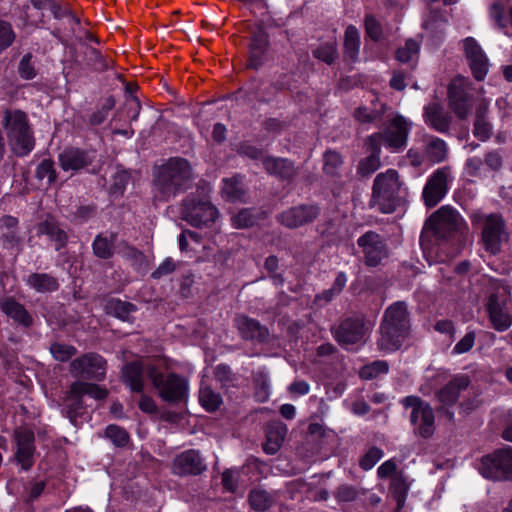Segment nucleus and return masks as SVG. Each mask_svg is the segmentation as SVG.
<instances>
[{
    "label": "nucleus",
    "mask_w": 512,
    "mask_h": 512,
    "mask_svg": "<svg viewBox=\"0 0 512 512\" xmlns=\"http://www.w3.org/2000/svg\"><path fill=\"white\" fill-rule=\"evenodd\" d=\"M163 364L162 359L129 363L123 368V379L132 391L141 392L144 387V377L148 376L163 400L169 402L185 400L188 392L186 379L175 374L163 375L159 371Z\"/></svg>",
    "instance_id": "1"
},
{
    "label": "nucleus",
    "mask_w": 512,
    "mask_h": 512,
    "mask_svg": "<svg viewBox=\"0 0 512 512\" xmlns=\"http://www.w3.org/2000/svg\"><path fill=\"white\" fill-rule=\"evenodd\" d=\"M411 124L401 115L389 114L387 123L382 132L371 135L366 145L371 150V155L359 163L358 171L362 175L375 172L380 166V146L384 145L391 152H399L404 149Z\"/></svg>",
    "instance_id": "2"
},
{
    "label": "nucleus",
    "mask_w": 512,
    "mask_h": 512,
    "mask_svg": "<svg viewBox=\"0 0 512 512\" xmlns=\"http://www.w3.org/2000/svg\"><path fill=\"white\" fill-rule=\"evenodd\" d=\"M192 178L189 162L181 157L170 158L166 163L155 167L152 180L153 200L167 201L185 191Z\"/></svg>",
    "instance_id": "3"
},
{
    "label": "nucleus",
    "mask_w": 512,
    "mask_h": 512,
    "mask_svg": "<svg viewBox=\"0 0 512 512\" xmlns=\"http://www.w3.org/2000/svg\"><path fill=\"white\" fill-rule=\"evenodd\" d=\"M3 127L11 151L17 157L27 156L35 147V136L28 114L18 108L0 111Z\"/></svg>",
    "instance_id": "4"
},
{
    "label": "nucleus",
    "mask_w": 512,
    "mask_h": 512,
    "mask_svg": "<svg viewBox=\"0 0 512 512\" xmlns=\"http://www.w3.org/2000/svg\"><path fill=\"white\" fill-rule=\"evenodd\" d=\"M409 331L407 306L404 302H396L385 311L384 319L380 327L378 347L383 352L398 350Z\"/></svg>",
    "instance_id": "5"
},
{
    "label": "nucleus",
    "mask_w": 512,
    "mask_h": 512,
    "mask_svg": "<svg viewBox=\"0 0 512 512\" xmlns=\"http://www.w3.org/2000/svg\"><path fill=\"white\" fill-rule=\"evenodd\" d=\"M406 188L399 179L398 172L388 169L376 176L373 184L372 205L383 213H392L397 208L403 210Z\"/></svg>",
    "instance_id": "6"
},
{
    "label": "nucleus",
    "mask_w": 512,
    "mask_h": 512,
    "mask_svg": "<svg viewBox=\"0 0 512 512\" xmlns=\"http://www.w3.org/2000/svg\"><path fill=\"white\" fill-rule=\"evenodd\" d=\"M107 390L90 383L75 382L71 385L69 392L63 403V410L72 424H76V418L81 414L83 408L82 398L89 396L96 400H102L107 396Z\"/></svg>",
    "instance_id": "7"
},
{
    "label": "nucleus",
    "mask_w": 512,
    "mask_h": 512,
    "mask_svg": "<svg viewBox=\"0 0 512 512\" xmlns=\"http://www.w3.org/2000/svg\"><path fill=\"white\" fill-rule=\"evenodd\" d=\"M479 472L484 478L491 480L512 479V449H502L483 457Z\"/></svg>",
    "instance_id": "8"
},
{
    "label": "nucleus",
    "mask_w": 512,
    "mask_h": 512,
    "mask_svg": "<svg viewBox=\"0 0 512 512\" xmlns=\"http://www.w3.org/2000/svg\"><path fill=\"white\" fill-rule=\"evenodd\" d=\"M406 408L411 409L410 420L421 437H430L435 430L434 413L430 405L416 396H407L402 400Z\"/></svg>",
    "instance_id": "9"
},
{
    "label": "nucleus",
    "mask_w": 512,
    "mask_h": 512,
    "mask_svg": "<svg viewBox=\"0 0 512 512\" xmlns=\"http://www.w3.org/2000/svg\"><path fill=\"white\" fill-rule=\"evenodd\" d=\"M181 219L189 224H208L218 217V210L208 201L187 196L181 203Z\"/></svg>",
    "instance_id": "10"
},
{
    "label": "nucleus",
    "mask_w": 512,
    "mask_h": 512,
    "mask_svg": "<svg viewBox=\"0 0 512 512\" xmlns=\"http://www.w3.org/2000/svg\"><path fill=\"white\" fill-rule=\"evenodd\" d=\"M452 176L448 167L437 169L427 180L422 197L426 206H436L447 194Z\"/></svg>",
    "instance_id": "11"
},
{
    "label": "nucleus",
    "mask_w": 512,
    "mask_h": 512,
    "mask_svg": "<svg viewBox=\"0 0 512 512\" xmlns=\"http://www.w3.org/2000/svg\"><path fill=\"white\" fill-rule=\"evenodd\" d=\"M371 329V322L362 318H350L340 324L335 332V337L340 344L348 347L364 342Z\"/></svg>",
    "instance_id": "12"
},
{
    "label": "nucleus",
    "mask_w": 512,
    "mask_h": 512,
    "mask_svg": "<svg viewBox=\"0 0 512 512\" xmlns=\"http://www.w3.org/2000/svg\"><path fill=\"white\" fill-rule=\"evenodd\" d=\"M470 82L467 78L455 77L448 88L449 104L453 112L461 119H465L471 110L469 97Z\"/></svg>",
    "instance_id": "13"
},
{
    "label": "nucleus",
    "mask_w": 512,
    "mask_h": 512,
    "mask_svg": "<svg viewBox=\"0 0 512 512\" xmlns=\"http://www.w3.org/2000/svg\"><path fill=\"white\" fill-rule=\"evenodd\" d=\"M96 159V152L93 150H84L77 147L65 148L58 155L60 167L64 171H71L73 174L81 170L90 171Z\"/></svg>",
    "instance_id": "14"
},
{
    "label": "nucleus",
    "mask_w": 512,
    "mask_h": 512,
    "mask_svg": "<svg viewBox=\"0 0 512 512\" xmlns=\"http://www.w3.org/2000/svg\"><path fill=\"white\" fill-rule=\"evenodd\" d=\"M71 371L77 377L101 380L106 373V361L100 355L86 354L72 362Z\"/></svg>",
    "instance_id": "15"
},
{
    "label": "nucleus",
    "mask_w": 512,
    "mask_h": 512,
    "mask_svg": "<svg viewBox=\"0 0 512 512\" xmlns=\"http://www.w3.org/2000/svg\"><path fill=\"white\" fill-rule=\"evenodd\" d=\"M487 311L495 330L506 331L512 325L511 302L500 301L496 294H492L487 302Z\"/></svg>",
    "instance_id": "16"
},
{
    "label": "nucleus",
    "mask_w": 512,
    "mask_h": 512,
    "mask_svg": "<svg viewBox=\"0 0 512 512\" xmlns=\"http://www.w3.org/2000/svg\"><path fill=\"white\" fill-rule=\"evenodd\" d=\"M464 50L474 78L478 81L483 80L489 68V61L484 51L471 37L464 40Z\"/></svg>",
    "instance_id": "17"
},
{
    "label": "nucleus",
    "mask_w": 512,
    "mask_h": 512,
    "mask_svg": "<svg viewBox=\"0 0 512 512\" xmlns=\"http://www.w3.org/2000/svg\"><path fill=\"white\" fill-rule=\"evenodd\" d=\"M358 245L362 247L365 255V263L368 266H377L387 256V249L381 237L369 231L358 239Z\"/></svg>",
    "instance_id": "18"
},
{
    "label": "nucleus",
    "mask_w": 512,
    "mask_h": 512,
    "mask_svg": "<svg viewBox=\"0 0 512 512\" xmlns=\"http://www.w3.org/2000/svg\"><path fill=\"white\" fill-rule=\"evenodd\" d=\"M17 462L24 470H28L33 464L34 434L27 428H19L15 432Z\"/></svg>",
    "instance_id": "19"
},
{
    "label": "nucleus",
    "mask_w": 512,
    "mask_h": 512,
    "mask_svg": "<svg viewBox=\"0 0 512 512\" xmlns=\"http://www.w3.org/2000/svg\"><path fill=\"white\" fill-rule=\"evenodd\" d=\"M205 469L202 458L195 450H187L177 455L172 464V471L177 475H197Z\"/></svg>",
    "instance_id": "20"
},
{
    "label": "nucleus",
    "mask_w": 512,
    "mask_h": 512,
    "mask_svg": "<svg viewBox=\"0 0 512 512\" xmlns=\"http://www.w3.org/2000/svg\"><path fill=\"white\" fill-rule=\"evenodd\" d=\"M424 120L427 125L440 133H446L450 127V116L438 103L424 107Z\"/></svg>",
    "instance_id": "21"
},
{
    "label": "nucleus",
    "mask_w": 512,
    "mask_h": 512,
    "mask_svg": "<svg viewBox=\"0 0 512 512\" xmlns=\"http://www.w3.org/2000/svg\"><path fill=\"white\" fill-rule=\"evenodd\" d=\"M319 208L314 205H301L285 211L281 215L282 224H306L316 220Z\"/></svg>",
    "instance_id": "22"
},
{
    "label": "nucleus",
    "mask_w": 512,
    "mask_h": 512,
    "mask_svg": "<svg viewBox=\"0 0 512 512\" xmlns=\"http://www.w3.org/2000/svg\"><path fill=\"white\" fill-rule=\"evenodd\" d=\"M470 384L469 377L458 375L445 385L437 394L438 399L444 405H453L458 400L459 394Z\"/></svg>",
    "instance_id": "23"
},
{
    "label": "nucleus",
    "mask_w": 512,
    "mask_h": 512,
    "mask_svg": "<svg viewBox=\"0 0 512 512\" xmlns=\"http://www.w3.org/2000/svg\"><path fill=\"white\" fill-rule=\"evenodd\" d=\"M235 324L241 335L246 339L263 341L267 337V330L256 320L245 316H238Z\"/></svg>",
    "instance_id": "24"
},
{
    "label": "nucleus",
    "mask_w": 512,
    "mask_h": 512,
    "mask_svg": "<svg viewBox=\"0 0 512 512\" xmlns=\"http://www.w3.org/2000/svg\"><path fill=\"white\" fill-rule=\"evenodd\" d=\"M287 434V427L280 423L274 422L269 425L266 437L267 440L263 446L264 451L269 455H274L281 448Z\"/></svg>",
    "instance_id": "25"
},
{
    "label": "nucleus",
    "mask_w": 512,
    "mask_h": 512,
    "mask_svg": "<svg viewBox=\"0 0 512 512\" xmlns=\"http://www.w3.org/2000/svg\"><path fill=\"white\" fill-rule=\"evenodd\" d=\"M482 238L486 250L496 254L500 250L501 244L508 240V233L504 226H485Z\"/></svg>",
    "instance_id": "26"
},
{
    "label": "nucleus",
    "mask_w": 512,
    "mask_h": 512,
    "mask_svg": "<svg viewBox=\"0 0 512 512\" xmlns=\"http://www.w3.org/2000/svg\"><path fill=\"white\" fill-rule=\"evenodd\" d=\"M53 0H29L33 9L29 5H24L22 8L23 19L26 25L38 26L44 23L42 10L49 9Z\"/></svg>",
    "instance_id": "27"
},
{
    "label": "nucleus",
    "mask_w": 512,
    "mask_h": 512,
    "mask_svg": "<svg viewBox=\"0 0 512 512\" xmlns=\"http://www.w3.org/2000/svg\"><path fill=\"white\" fill-rule=\"evenodd\" d=\"M425 153L427 158L433 163H439L445 160L447 156L446 142L435 136H425Z\"/></svg>",
    "instance_id": "28"
},
{
    "label": "nucleus",
    "mask_w": 512,
    "mask_h": 512,
    "mask_svg": "<svg viewBox=\"0 0 512 512\" xmlns=\"http://www.w3.org/2000/svg\"><path fill=\"white\" fill-rule=\"evenodd\" d=\"M263 165L268 173L277 175L283 179H289L294 174V167L287 159L265 157Z\"/></svg>",
    "instance_id": "29"
},
{
    "label": "nucleus",
    "mask_w": 512,
    "mask_h": 512,
    "mask_svg": "<svg viewBox=\"0 0 512 512\" xmlns=\"http://www.w3.org/2000/svg\"><path fill=\"white\" fill-rule=\"evenodd\" d=\"M277 501L275 493H270L262 488H254L249 494L250 506L256 511H266Z\"/></svg>",
    "instance_id": "30"
},
{
    "label": "nucleus",
    "mask_w": 512,
    "mask_h": 512,
    "mask_svg": "<svg viewBox=\"0 0 512 512\" xmlns=\"http://www.w3.org/2000/svg\"><path fill=\"white\" fill-rule=\"evenodd\" d=\"M463 221L459 212L449 205L440 207L425 222V224H460Z\"/></svg>",
    "instance_id": "31"
},
{
    "label": "nucleus",
    "mask_w": 512,
    "mask_h": 512,
    "mask_svg": "<svg viewBox=\"0 0 512 512\" xmlns=\"http://www.w3.org/2000/svg\"><path fill=\"white\" fill-rule=\"evenodd\" d=\"M345 57L352 62L358 58L360 50V34L356 27L350 25L346 28L344 35Z\"/></svg>",
    "instance_id": "32"
},
{
    "label": "nucleus",
    "mask_w": 512,
    "mask_h": 512,
    "mask_svg": "<svg viewBox=\"0 0 512 512\" xmlns=\"http://www.w3.org/2000/svg\"><path fill=\"white\" fill-rule=\"evenodd\" d=\"M2 311L14 319L16 322L29 326L31 324V317L24 307L17 303L15 300L8 298L1 305Z\"/></svg>",
    "instance_id": "33"
},
{
    "label": "nucleus",
    "mask_w": 512,
    "mask_h": 512,
    "mask_svg": "<svg viewBox=\"0 0 512 512\" xmlns=\"http://www.w3.org/2000/svg\"><path fill=\"white\" fill-rule=\"evenodd\" d=\"M106 310L109 314H112L123 321L130 322L133 320L132 313L136 311V308L131 303L124 302L119 299H111L106 304Z\"/></svg>",
    "instance_id": "34"
},
{
    "label": "nucleus",
    "mask_w": 512,
    "mask_h": 512,
    "mask_svg": "<svg viewBox=\"0 0 512 512\" xmlns=\"http://www.w3.org/2000/svg\"><path fill=\"white\" fill-rule=\"evenodd\" d=\"M27 284L37 292H51L58 288V282L48 274H32L27 279Z\"/></svg>",
    "instance_id": "35"
},
{
    "label": "nucleus",
    "mask_w": 512,
    "mask_h": 512,
    "mask_svg": "<svg viewBox=\"0 0 512 512\" xmlns=\"http://www.w3.org/2000/svg\"><path fill=\"white\" fill-rule=\"evenodd\" d=\"M35 176L38 180L47 178L48 186H52L58 180V173L52 159H43L36 167Z\"/></svg>",
    "instance_id": "36"
},
{
    "label": "nucleus",
    "mask_w": 512,
    "mask_h": 512,
    "mask_svg": "<svg viewBox=\"0 0 512 512\" xmlns=\"http://www.w3.org/2000/svg\"><path fill=\"white\" fill-rule=\"evenodd\" d=\"M267 44V38L263 33L255 34L250 44V66L257 68L261 64V55Z\"/></svg>",
    "instance_id": "37"
},
{
    "label": "nucleus",
    "mask_w": 512,
    "mask_h": 512,
    "mask_svg": "<svg viewBox=\"0 0 512 512\" xmlns=\"http://www.w3.org/2000/svg\"><path fill=\"white\" fill-rule=\"evenodd\" d=\"M199 401L207 411H214L219 407L221 397L210 387L202 384L199 392Z\"/></svg>",
    "instance_id": "38"
},
{
    "label": "nucleus",
    "mask_w": 512,
    "mask_h": 512,
    "mask_svg": "<svg viewBox=\"0 0 512 512\" xmlns=\"http://www.w3.org/2000/svg\"><path fill=\"white\" fill-rule=\"evenodd\" d=\"M115 103L113 96L107 97L101 104V107L91 114L89 124L92 126L102 124L107 119L109 112L115 107Z\"/></svg>",
    "instance_id": "39"
},
{
    "label": "nucleus",
    "mask_w": 512,
    "mask_h": 512,
    "mask_svg": "<svg viewBox=\"0 0 512 512\" xmlns=\"http://www.w3.org/2000/svg\"><path fill=\"white\" fill-rule=\"evenodd\" d=\"M419 43L413 39L406 41L405 46L401 47L396 52V58L398 61L408 63L418 57Z\"/></svg>",
    "instance_id": "40"
},
{
    "label": "nucleus",
    "mask_w": 512,
    "mask_h": 512,
    "mask_svg": "<svg viewBox=\"0 0 512 512\" xmlns=\"http://www.w3.org/2000/svg\"><path fill=\"white\" fill-rule=\"evenodd\" d=\"M131 179V175L127 170L120 169L115 172L112 177V184L110 186V193L112 195H122L126 189L127 184Z\"/></svg>",
    "instance_id": "41"
},
{
    "label": "nucleus",
    "mask_w": 512,
    "mask_h": 512,
    "mask_svg": "<svg viewBox=\"0 0 512 512\" xmlns=\"http://www.w3.org/2000/svg\"><path fill=\"white\" fill-rule=\"evenodd\" d=\"M255 397L260 402H265L271 394V385L268 375L265 372H259L257 375Z\"/></svg>",
    "instance_id": "42"
},
{
    "label": "nucleus",
    "mask_w": 512,
    "mask_h": 512,
    "mask_svg": "<svg viewBox=\"0 0 512 512\" xmlns=\"http://www.w3.org/2000/svg\"><path fill=\"white\" fill-rule=\"evenodd\" d=\"M16 39L12 24L0 19V54L8 49Z\"/></svg>",
    "instance_id": "43"
},
{
    "label": "nucleus",
    "mask_w": 512,
    "mask_h": 512,
    "mask_svg": "<svg viewBox=\"0 0 512 512\" xmlns=\"http://www.w3.org/2000/svg\"><path fill=\"white\" fill-rule=\"evenodd\" d=\"M388 363L386 361L378 360L365 365L360 370V376L363 379H373L381 374L388 372Z\"/></svg>",
    "instance_id": "44"
},
{
    "label": "nucleus",
    "mask_w": 512,
    "mask_h": 512,
    "mask_svg": "<svg viewBox=\"0 0 512 512\" xmlns=\"http://www.w3.org/2000/svg\"><path fill=\"white\" fill-rule=\"evenodd\" d=\"M32 53H26L18 65V73L22 79L31 80L37 76V69L33 62Z\"/></svg>",
    "instance_id": "45"
},
{
    "label": "nucleus",
    "mask_w": 512,
    "mask_h": 512,
    "mask_svg": "<svg viewBox=\"0 0 512 512\" xmlns=\"http://www.w3.org/2000/svg\"><path fill=\"white\" fill-rule=\"evenodd\" d=\"M346 283H347L346 274L344 272H339L336 276L333 286L330 289L317 295V300H319V301L324 300L325 302H329L331 299H333V297H335L342 291V289L345 287Z\"/></svg>",
    "instance_id": "46"
},
{
    "label": "nucleus",
    "mask_w": 512,
    "mask_h": 512,
    "mask_svg": "<svg viewBox=\"0 0 512 512\" xmlns=\"http://www.w3.org/2000/svg\"><path fill=\"white\" fill-rule=\"evenodd\" d=\"M98 213L97 206L94 204H83L73 212V220L77 222H88L96 219Z\"/></svg>",
    "instance_id": "47"
},
{
    "label": "nucleus",
    "mask_w": 512,
    "mask_h": 512,
    "mask_svg": "<svg viewBox=\"0 0 512 512\" xmlns=\"http://www.w3.org/2000/svg\"><path fill=\"white\" fill-rule=\"evenodd\" d=\"M106 437L116 446L123 447L129 441L128 433L119 426L109 425L105 430Z\"/></svg>",
    "instance_id": "48"
},
{
    "label": "nucleus",
    "mask_w": 512,
    "mask_h": 512,
    "mask_svg": "<svg viewBox=\"0 0 512 512\" xmlns=\"http://www.w3.org/2000/svg\"><path fill=\"white\" fill-rule=\"evenodd\" d=\"M226 200H239L244 194L242 178L226 179Z\"/></svg>",
    "instance_id": "49"
},
{
    "label": "nucleus",
    "mask_w": 512,
    "mask_h": 512,
    "mask_svg": "<svg viewBox=\"0 0 512 512\" xmlns=\"http://www.w3.org/2000/svg\"><path fill=\"white\" fill-rule=\"evenodd\" d=\"M85 56L87 64L92 66L95 70H104L106 69L107 65L101 55V53L91 47V46H85Z\"/></svg>",
    "instance_id": "50"
},
{
    "label": "nucleus",
    "mask_w": 512,
    "mask_h": 512,
    "mask_svg": "<svg viewBox=\"0 0 512 512\" xmlns=\"http://www.w3.org/2000/svg\"><path fill=\"white\" fill-rule=\"evenodd\" d=\"M342 164L341 156L335 151H327L324 155V171L328 175H335Z\"/></svg>",
    "instance_id": "51"
},
{
    "label": "nucleus",
    "mask_w": 512,
    "mask_h": 512,
    "mask_svg": "<svg viewBox=\"0 0 512 512\" xmlns=\"http://www.w3.org/2000/svg\"><path fill=\"white\" fill-rule=\"evenodd\" d=\"M383 457V451L377 447L370 448L360 460V466L364 470L372 469Z\"/></svg>",
    "instance_id": "52"
},
{
    "label": "nucleus",
    "mask_w": 512,
    "mask_h": 512,
    "mask_svg": "<svg viewBox=\"0 0 512 512\" xmlns=\"http://www.w3.org/2000/svg\"><path fill=\"white\" fill-rule=\"evenodd\" d=\"M50 350L53 357L62 362L69 360L76 352L73 346L59 343L53 344Z\"/></svg>",
    "instance_id": "53"
},
{
    "label": "nucleus",
    "mask_w": 512,
    "mask_h": 512,
    "mask_svg": "<svg viewBox=\"0 0 512 512\" xmlns=\"http://www.w3.org/2000/svg\"><path fill=\"white\" fill-rule=\"evenodd\" d=\"M491 125L486 119L478 115L474 123V135L481 141L487 140L491 135Z\"/></svg>",
    "instance_id": "54"
},
{
    "label": "nucleus",
    "mask_w": 512,
    "mask_h": 512,
    "mask_svg": "<svg viewBox=\"0 0 512 512\" xmlns=\"http://www.w3.org/2000/svg\"><path fill=\"white\" fill-rule=\"evenodd\" d=\"M93 250L98 257L108 258L112 253V245L107 238L98 236L93 242Z\"/></svg>",
    "instance_id": "55"
},
{
    "label": "nucleus",
    "mask_w": 512,
    "mask_h": 512,
    "mask_svg": "<svg viewBox=\"0 0 512 512\" xmlns=\"http://www.w3.org/2000/svg\"><path fill=\"white\" fill-rule=\"evenodd\" d=\"M314 55L326 63H331L337 55L336 46L334 43H327L317 48L314 51Z\"/></svg>",
    "instance_id": "56"
},
{
    "label": "nucleus",
    "mask_w": 512,
    "mask_h": 512,
    "mask_svg": "<svg viewBox=\"0 0 512 512\" xmlns=\"http://www.w3.org/2000/svg\"><path fill=\"white\" fill-rule=\"evenodd\" d=\"M474 224H502L503 219L498 214L485 213L482 211L475 212L472 216Z\"/></svg>",
    "instance_id": "57"
},
{
    "label": "nucleus",
    "mask_w": 512,
    "mask_h": 512,
    "mask_svg": "<svg viewBox=\"0 0 512 512\" xmlns=\"http://www.w3.org/2000/svg\"><path fill=\"white\" fill-rule=\"evenodd\" d=\"M475 343L474 332H468L453 348V354H463L468 352Z\"/></svg>",
    "instance_id": "58"
},
{
    "label": "nucleus",
    "mask_w": 512,
    "mask_h": 512,
    "mask_svg": "<svg viewBox=\"0 0 512 512\" xmlns=\"http://www.w3.org/2000/svg\"><path fill=\"white\" fill-rule=\"evenodd\" d=\"M490 14L499 27L505 28L507 26V21H509L512 26V8L509 10L508 19L502 15V7L500 4H494L491 7Z\"/></svg>",
    "instance_id": "59"
},
{
    "label": "nucleus",
    "mask_w": 512,
    "mask_h": 512,
    "mask_svg": "<svg viewBox=\"0 0 512 512\" xmlns=\"http://www.w3.org/2000/svg\"><path fill=\"white\" fill-rule=\"evenodd\" d=\"M354 116L358 122L366 124L375 121L378 118V113L367 107H359L356 109Z\"/></svg>",
    "instance_id": "60"
},
{
    "label": "nucleus",
    "mask_w": 512,
    "mask_h": 512,
    "mask_svg": "<svg viewBox=\"0 0 512 512\" xmlns=\"http://www.w3.org/2000/svg\"><path fill=\"white\" fill-rule=\"evenodd\" d=\"M48 10L51 11L54 18L56 19H62L63 17L69 15L76 24L80 23V19L76 15L72 14L67 8L61 6V4L58 3L56 0L52 1V4Z\"/></svg>",
    "instance_id": "61"
},
{
    "label": "nucleus",
    "mask_w": 512,
    "mask_h": 512,
    "mask_svg": "<svg viewBox=\"0 0 512 512\" xmlns=\"http://www.w3.org/2000/svg\"><path fill=\"white\" fill-rule=\"evenodd\" d=\"M484 162L478 157L469 158L466 162L467 173L474 177H481L484 174Z\"/></svg>",
    "instance_id": "62"
},
{
    "label": "nucleus",
    "mask_w": 512,
    "mask_h": 512,
    "mask_svg": "<svg viewBox=\"0 0 512 512\" xmlns=\"http://www.w3.org/2000/svg\"><path fill=\"white\" fill-rule=\"evenodd\" d=\"M44 229L41 231L44 234L49 235L56 241V249H60V247L65 243L66 235L65 233L59 229V226H43Z\"/></svg>",
    "instance_id": "63"
},
{
    "label": "nucleus",
    "mask_w": 512,
    "mask_h": 512,
    "mask_svg": "<svg viewBox=\"0 0 512 512\" xmlns=\"http://www.w3.org/2000/svg\"><path fill=\"white\" fill-rule=\"evenodd\" d=\"M365 28L367 35L377 40L381 36V27L378 21L373 16H367L365 19Z\"/></svg>",
    "instance_id": "64"
}]
</instances>
